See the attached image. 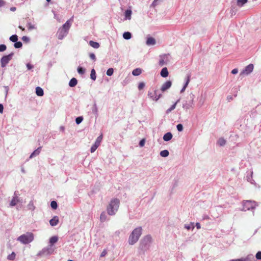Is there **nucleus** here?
<instances>
[{"label":"nucleus","mask_w":261,"mask_h":261,"mask_svg":"<svg viewBox=\"0 0 261 261\" xmlns=\"http://www.w3.org/2000/svg\"><path fill=\"white\" fill-rule=\"evenodd\" d=\"M71 19L67 20L62 27L59 29L57 34L59 39L62 40L67 36L71 25Z\"/></svg>","instance_id":"obj_1"},{"label":"nucleus","mask_w":261,"mask_h":261,"mask_svg":"<svg viewBox=\"0 0 261 261\" xmlns=\"http://www.w3.org/2000/svg\"><path fill=\"white\" fill-rule=\"evenodd\" d=\"M119 204L120 201L118 199L114 198L112 199L107 206L108 214L110 216L115 215L118 210Z\"/></svg>","instance_id":"obj_2"},{"label":"nucleus","mask_w":261,"mask_h":261,"mask_svg":"<svg viewBox=\"0 0 261 261\" xmlns=\"http://www.w3.org/2000/svg\"><path fill=\"white\" fill-rule=\"evenodd\" d=\"M142 229L141 227L136 228L132 232L128 238V243L133 245L138 242L142 234Z\"/></svg>","instance_id":"obj_3"},{"label":"nucleus","mask_w":261,"mask_h":261,"mask_svg":"<svg viewBox=\"0 0 261 261\" xmlns=\"http://www.w3.org/2000/svg\"><path fill=\"white\" fill-rule=\"evenodd\" d=\"M152 242V238L150 235L145 236L140 241V249L146 251L149 248Z\"/></svg>","instance_id":"obj_4"},{"label":"nucleus","mask_w":261,"mask_h":261,"mask_svg":"<svg viewBox=\"0 0 261 261\" xmlns=\"http://www.w3.org/2000/svg\"><path fill=\"white\" fill-rule=\"evenodd\" d=\"M34 240V235L32 232H27L19 236L17 240L23 244H28Z\"/></svg>","instance_id":"obj_5"},{"label":"nucleus","mask_w":261,"mask_h":261,"mask_svg":"<svg viewBox=\"0 0 261 261\" xmlns=\"http://www.w3.org/2000/svg\"><path fill=\"white\" fill-rule=\"evenodd\" d=\"M242 205L243 208L241 210L242 211L254 210L257 206L256 202L251 200L244 201Z\"/></svg>","instance_id":"obj_6"},{"label":"nucleus","mask_w":261,"mask_h":261,"mask_svg":"<svg viewBox=\"0 0 261 261\" xmlns=\"http://www.w3.org/2000/svg\"><path fill=\"white\" fill-rule=\"evenodd\" d=\"M54 249L53 248L51 245L48 246L46 247H44L41 251H40L37 254L38 256H41L43 255H48L53 253Z\"/></svg>","instance_id":"obj_7"},{"label":"nucleus","mask_w":261,"mask_h":261,"mask_svg":"<svg viewBox=\"0 0 261 261\" xmlns=\"http://www.w3.org/2000/svg\"><path fill=\"white\" fill-rule=\"evenodd\" d=\"M13 55L14 53H11L8 55L4 56L1 59V67H5L12 59Z\"/></svg>","instance_id":"obj_8"},{"label":"nucleus","mask_w":261,"mask_h":261,"mask_svg":"<svg viewBox=\"0 0 261 261\" xmlns=\"http://www.w3.org/2000/svg\"><path fill=\"white\" fill-rule=\"evenodd\" d=\"M194 95L191 94L190 95V99L185 101L182 105V108L186 110H188L193 107Z\"/></svg>","instance_id":"obj_9"},{"label":"nucleus","mask_w":261,"mask_h":261,"mask_svg":"<svg viewBox=\"0 0 261 261\" xmlns=\"http://www.w3.org/2000/svg\"><path fill=\"white\" fill-rule=\"evenodd\" d=\"M169 54H165L163 55H161L160 56V60H159V65L160 66H163L164 65H166L169 62Z\"/></svg>","instance_id":"obj_10"},{"label":"nucleus","mask_w":261,"mask_h":261,"mask_svg":"<svg viewBox=\"0 0 261 261\" xmlns=\"http://www.w3.org/2000/svg\"><path fill=\"white\" fill-rule=\"evenodd\" d=\"M148 96L153 100L157 101L161 97L162 94L159 93L158 90H154L153 92H148Z\"/></svg>","instance_id":"obj_11"},{"label":"nucleus","mask_w":261,"mask_h":261,"mask_svg":"<svg viewBox=\"0 0 261 261\" xmlns=\"http://www.w3.org/2000/svg\"><path fill=\"white\" fill-rule=\"evenodd\" d=\"M253 68V65L252 64H250L249 65H247L245 68L244 69L242 70V71L240 73V75H248L249 74L252 72Z\"/></svg>","instance_id":"obj_12"},{"label":"nucleus","mask_w":261,"mask_h":261,"mask_svg":"<svg viewBox=\"0 0 261 261\" xmlns=\"http://www.w3.org/2000/svg\"><path fill=\"white\" fill-rule=\"evenodd\" d=\"M19 202L18 196L16 195V192L14 194V196L12 199V200L10 202V205L11 206H15L18 202Z\"/></svg>","instance_id":"obj_13"},{"label":"nucleus","mask_w":261,"mask_h":261,"mask_svg":"<svg viewBox=\"0 0 261 261\" xmlns=\"http://www.w3.org/2000/svg\"><path fill=\"white\" fill-rule=\"evenodd\" d=\"M172 85V83L170 81H168L164 83L161 87V91L163 92L165 91L167 89H169Z\"/></svg>","instance_id":"obj_14"},{"label":"nucleus","mask_w":261,"mask_h":261,"mask_svg":"<svg viewBox=\"0 0 261 261\" xmlns=\"http://www.w3.org/2000/svg\"><path fill=\"white\" fill-rule=\"evenodd\" d=\"M59 223V218L58 216H56L53 217L49 221L50 225L52 226H56Z\"/></svg>","instance_id":"obj_15"},{"label":"nucleus","mask_w":261,"mask_h":261,"mask_svg":"<svg viewBox=\"0 0 261 261\" xmlns=\"http://www.w3.org/2000/svg\"><path fill=\"white\" fill-rule=\"evenodd\" d=\"M156 43L155 39L153 37H149L147 38L146 44L147 45H154Z\"/></svg>","instance_id":"obj_16"},{"label":"nucleus","mask_w":261,"mask_h":261,"mask_svg":"<svg viewBox=\"0 0 261 261\" xmlns=\"http://www.w3.org/2000/svg\"><path fill=\"white\" fill-rule=\"evenodd\" d=\"M173 135L171 132H168L166 133L163 138L165 141H169L172 139Z\"/></svg>","instance_id":"obj_17"},{"label":"nucleus","mask_w":261,"mask_h":261,"mask_svg":"<svg viewBox=\"0 0 261 261\" xmlns=\"http://www.w3.org/2000/svg\"><path fill=\"white\" fill-rule=\"evenodd\" d=\"M41 150V147H38L37 149L35 150L30 155V159H32L37 155H39Z\"/></svg>","instance_id":"obj_18"},{"label":"nucleus","mask_w":261,"mask_h":261,"mask_svg":"<svg viewBox=\"0 0 261 261\" xmlns=\"http://www.w3.org/2000/svg\"><path fill=\"white\" fill-rule=\"evenodd\" d=\"M160 74L163 77H166L168 76L169 72L167 67H164L161 71Z\"/></svg>","instance_id":"obj_19"},{"label":"nucleus","mask_w":261,"mask_h":261,"mask_svg":"<svg viewBox=\"0 0 261 261\" xmlns=\"http://www.w3.org/2000/svg\"><path fill=\"white\" fill-rule=\"evenodd\" d=\"M254 256L253 254H249L245 257L241 258L242 261H253Z\"/></svg>","instance_id":"obj_20"},{"label":"nucleus","mask_w":261,"mask_h":261,"mask_svg":"<svg viewBox=\"0 0 261 261\" xmlns=\"http://www.w3.org/2000/svg\"><path fill=\"white\" fill-rule=\"evenodd\" d=\"M77 80L75 78L73 77L70 80L69 82V86L70 87H74L77 85Z\"/></svg>","instance_id":"obj_21"},{"label":"nucleus","mask_w":261,"mask_h":261,"mask_svg":"<svg viewBox=\"0 0 261 261\" xmlns=\"http://www.w3.org/2000/svg\"><path fill=\"white\" fill-rule=\"evenodd\" d=\"M36 94L39 96H42L44 94L43 90L40 87L36 88Z\"/></svg>","instance_id":"obj_22"},{"label":"nucleus","mask_w":261,"mask_h":261,"mask_svg":"<svg viewBox=\"0 0 261 261\" xmlns=\"http://www.w3.org/2000/svg\"><path fill=\"white\" fill-rule=\"evenodd\" d=\"M132 10L127 9L125 11V19L130 20L131 19Z\"/></svg>","instance_id":"obj_23"},{"label":"nucleus","mask_w":261,"mask_h":261,"mask_svg":"<svg viewBox=\"0 0 261 261\" xmlns=\"http://www.w3.org/2000/svg\"><path fill=\"white\" fill-rule=\"evenodd\" d=\"M179 101V99L177 100L176 102H175L173 105L171 106V107L168 109L166 110V114H169L170 112H171L172 111L174 110L176 108L177 103Z\"/></svg>","instance_id":"obj_24"},{"label":"nucleus","mask_w":261,"mask_h":261,"mask_svg":"<svg viewBox=\"0 0 261 261\" xmlns=\"http://www.w3.org/2000/svg\"><path fill=\"white\" fill-rule=\"evenodd\" d=\"M58 241V237L57 236H53L51 237L49 239V243L50 245L52 246V245L57 243Z\"/></svg>","instance_id":"obj_25"},{"label":"nucleus","mask_w":261,"mask_h":261,"mask_svg":"<svg viewBox=\"0 0 261 261\" xmlns=\"http://www.w3.org/2000/svg\"><path fill=\"white\" fill-rule=\"evenodd\" d=\"M89 44L91 47H92L94 48L97 49V48H99V44L97 42H95L93 41H90Z\"/></svg>","instance_id":"obj_26"},{"label":"nucleus","mask_w":261,"mask_h":261,"mask_svg":"<svg viewBox=\"0 0 261 261\" xmlns=\"http://www.w3.org/2000/svg\"><path fill=\"white\" fill-rule=\"evenodd\" d=\"M102 139V135L101 134L99 136H98L94 144L98 147L100 145V144L101 142Z\"/></svg>","instance_id":"obj_27"},{"label":"nucleus","mask_w":261,"mask_h":261,"mask_svg":"<svg viewBox=\"0 0 261 261\" xmlns=\"http://www.w3.org/2000/svg\"><path fill=\"white\" fill-rule=\"evenodd\" d=\"M189 81H190V75H188L187 77L186 82L184 87H182V88L180 90V93H182V92H184L185 91L186 87H187V86L189 84Z\"/></svg>","instance_id":"obj_28"},{"label":"nucleus","mask_w":261,"mask_h":261,"mask_svg":"<svg viewBox=\"0 0 261 261\" xmlns=\"http://www.w3.org/2000/svg\"><path fill=\"white\" fill-rule=\"evenodd\" d=\"M123 37L126 40H129L132 38V34L129 32H125L123 34Z\"/></svg>","instance_id":"obj_29"},{"label":"nucleus","mask_w":261,"mask_h":261,"mask_svg":"<svg viewBox=\"0 0 261 261\" xmlns=\"http://www.w3.org/2000/svg\"><path fill=\"white\" fill-rule=\"evenodd\" d=\"M226 140L223 138H220L218 140L217 143L220 146H223L226 144Z\"/></svg>","instance_id":"obj_30"},{"label":"nucleus","mask_w":261,"mask_h":261,"mask_svg":"<svg viewBox=\"0 0 261 261\" xmlns=\"http://www.w3.org/2000/svg\"><path fill=\"white\" fill-rule=\"evenodd\" d=\"M141 73V69L140 68H136V69H134L132 72V74L134 76L139 75Z\"/></svg>","instance_id":"obj_31"},{"label":"nucleus","mask_w":261,"mask_h":261,"mask_svg":"<svg viewBox=\"0 0 261 261\" xmlns=\"http://www.w3.org/2000/svg\"><path fill=\"white\" fill-rule=\"evenodd\" d=\"M92 112L96 116L98 115V109L96 103H94L92 108Z\"/></svg>","instance_id":"obj_32"},{"label":"nucleus","mask_w":261,"mask_h":261,"mask_svg":"<svg viewBox=\"0 0 261 261\" xmlns=\"http://www.w3.org/2000/svg\"><path fill=\"white\" fill-rule=\"evenodd\" d=\"M160 154L162 157H167L169 155V152L167 150H164L160 152Z\"/></svg>","instance_id":"obj_33"},{"label":"nucleus","mask_w":261,"mask_h":261,"mask_svg":"<svg viewBox=\"0 0 261 261\" xmlns=\"http://www.w3.org/2000/svg\"><path fill=\"white\" fill-rule=\"evenodd\" d=\"M247 2V0H238L237 5L240 7H243Z\"/></svg>","instance_id":"obj_34"},{"label":"nucleus","mask_w":261,"mask_h":261,"mask_svg":"<svg viewBox=\"0 0 261 261\" xmlns=\"http://www.w3.org/2000/svg\"><path fill=\"white\" fill-rule=\"evenodd\" d=\"M163 1V0H154L151 5H150V7L154 8L155 7L159 5V4Z\"/></svg>","instance_id":"obj_35"},{"label":"nucleus","mask_w":261,"mask_h":261,"mask_svg":"<svg viewBox=\"0 0 261 261\" xmlns=\"http://www.w3.org/2000/svg\"><path fill=\"white\" fill-rule=\"evenodd\" d=\"M90 77L93 81H95L96 80V72L94 69H92L91 71Z\"/></svg>","instance_id":"obj_36"},{"label":"nucleus","mask_w":261,"mask_h":261,"mask_svg":"<svg viewBox=\"0 0 261 261\" xmlns=\"http://www.w3.org/2000/svg\"><path fill=\"white\" fill-rule=\"evenodd\" d=\"M16 254L14 252H12L11 254L7 256V259L10 260H13L15 258Z\"/></svg>","instance_id":"obj_37"},{"label":"nucleus","mask_w":261,"mask_h":261,"mask_svg":"<svg viewBox=\"0 0 261 261\" xmlns=\"http://www.w3.org/2000/svg\"><path fill=\"white\" fill-rule=\"evenodd\" d=\"M107 219V215L105 213V212L101 213L100 216V220L101 222H104Z\"/></svg>","instance_id":"obj_38"},{"label":"nucleus","mask_w":261,"mask_h":261,"mask_svg":"<svg viewBox=\"0 0 261 261\" xmlns=\"http://www.w3.org/2000/svg\"><path fill=\"white\" fill-rule=\"evenodd\" d=\"M9 39L12 42L15 43L18 40V36L16 35H13L11 36H10Z\"/></svg>","instance_id":"obj_39"},{"label":"nucleus","mask_w":261,"mask_h":261,"mask_svg":"<svg viewBox=\"0 0 261 261\" xmlns=\"http://www.w3.org/2000/svg\"><path fill=\"white\" fill-rule=\"evenodd\" d=\"M22 43L20 41H17L16 42H15V43L14 44V46L16 48H20L22 47Z\"/></svg>","instance_id":"obj_40"},{"label":"nucleus","mask_w":261,"mask_h":261,"mask_svg":"<svg viewBox=\"0 0 261 261\" xmlns=\"http://www.w3.org/2000/svg\"><path fill=\"white\" fill-rule=\"evenodd\" d=\"M27 25L29 30L31 31L32 30L36 29V27L35 26V25L32 24L31 22H28Z\"/></svg>","instance_id":"obj_41"},{"label":"nucleus","mask_w":261,"mask_h":261,"mask_svg":"<svg viewBox=\"0 0 261 261\" xmlns=\"http://www.w3.org/2000/svg\"><path fill=\"white\" fill-rule=\"evenodd\" d=\"M50 206L54 210H56L58 207V204L56 201H52L50 203Z\"/></svg>","instance_id":"obj_42"},{"label":"nucleus","mask_w":261,"mask_h":261,"mask_svg":"<svg viewBox=\"0 0 261 261\" xmlns=\"http://www.w3.org/2000/svg\"><path fill=\"white\" fill-rule=\"evenodd\" d=\"M28 208L29 209V210H34L35 208V206H34V204H33V202L32 201H31L28 204Z\"/></svg>","instance_id":"obj_43"},{"label":"nucleus","mask_w":261,"mask_h":261,"mask_svg":"<svg viewBox=\"0 0 261 261\" xmlns=\"http://www.w3.org/2000/svg\"><path fill=\"white\" fill-rule=\"evenodd\" d=\"M113 72H114L113 68H110L107 71V75L108 76H111L113 75Z\"/></svg>","instance_id":"obj_44"},{"label":"nucleus","mask_w":261,"mask_h":261,"mask_svg":"<svg viewBox=\"0 0 261 261\" xmlns=\"http://www.w3.org/2000/svg\"><path fill=\"white\" fill-rule=\"evenodd\" d=\"M83 120V117H82V116L78 117L75 119V122L77 124H79L82 122Z\"/></svg>","instance_id":"obj_45"},{"label":"nucleus","mask_w":261,"mask_h":261,"mask_svg":"<svg viewBox=\"0 0 261 261\" xmlns=\"http://www.w3.org/2000/svg\"><path fill=\"white\" fill-rule=\"evenodd\" d=\"M77 70L78 73L80 74H84V73L85 72V69L81 67H79L77 68Z\"/></svg>","instance_id":"obj_46"},{"label":"nucleus","mask_w":261,"mask_h":261,"mask_svg":"<svg viewBox=\"0 0 261 261\" xmlns=\"http://www.w3.org/2000/svg\"><path fill=\"white\" fill-rule=\"evenodd\" d=\"M7 46L5 44H1L0 45V52L4 51L6 50Z\"/></svg>","instance_id":"obj_47"},{"label":"nucleus","mask_w":261,"mask_h":261,"mask_svg":"<svg viewBox=\"0 0 261 261\" xmlns=\"http://www.w3.org/2000/svg\"><path fill=\"white\" fill-rule=\"evenodd\" d=\"M185 228H186L188 230H190L191 228H192V229H193L194 227L193 225V224H186V225H185Z\"/></svg>","instance_id":"obj_48"},{"label":"nucleus","mask_w":261,"mask_h":261,"mask_svg":"<svg viewBox=\"0 0 261 261\" xmlns=\"http://www.w3.org/2000/svg\"><path fill=\"white\" fill-rule=\"evenodd\" d=\"M98 147L97 146H96L95 145L93 144L90 149V151L91 153L94 152L98 148Z\"/></svg>","instance_id":"obj_49"},{"label":"nucleus","mask_w":261,"mask_h":261,"mask_svg":"<svg viewBox=\"0 0 261 261\" xmlns=\"http://www.w3.org/2000/svg\"><path fill=\"white\" fill-rule=\"evenodd\" d=\"M176 128L178 131L181 132L183 130V126L181 124H178L176 125Z\"/></svg>","instance_id":"obj_50"},{"label":"nucleus","mask_w":261,"mask_h":261,"mask_svg":"<svg viewBox=\"0 0 261 261\" xmlns=\"http://www.w3.org/2000/svg\"><path fill=\"white\" fill-rule=\"evenodd\" d=\"M145 87V84L143 82L140 83L138 85L139 90H142Z\"/></svg>","instance_id":"obj_51"},{"label":"nucleus","mask_w":261,"mask_h":261,"mask_svg":"<svg viewBox=\"0 0 261 261\" xmlns=\"http://www.w3.org/2000/svg\"><path fill=\"white\" fill-rule=\"evenodd\" d=\"M255 257L257 259H261V251H258L255 255Z\"/></svg>","instance_id":"obj_52"},{"label":"nucleus","mask_w":261,"mask_h":261,"mask_svg":"<svg viewBox=\"0 0 261 261\" xmlns=\"http://www.w3.org/2000/svg\"><path fill=\"white\" fill-rule=\"evenodd\" d=\"M89 57L91 59L95 61L96 60V57L95 55L93 53H90L89 55Z\"/></svg>","instance_id":"obj_53"},{"label":"nucleus","mask_w":261,"mask_h":261,"mask_svg":"<svg viewBox=\"0 0 261 261\" xmlns=\"http://www.w3.org/2000/svg\"><path fill=\"white\" fill-rule=\"evenodd\" d=\"M145 139H142L140 142H139V145L140 147H143L144 144H145Z\"/></svg>","instance_id":"obj_54"},{"label":"nucleus","mask_w":261,"mask_h":261,"mask_svg":"<svg viewBox=\"0 0 261 261\" xmlns=\"http://www.w3.org/2000/svg\"><path fill=\"white\" fill-rule=\"evenodd\" d=\"M22 40L24 42H29L30 41V38L27 36H23L22 37Z\"/></svg>","instance_id":"obj_55"},{"label":"nucleus","mask_w":261,"mask_h":261,"mask_svg":"<svg viewBox=\"0 0 261 261\" xmlns=\"http://www.w3.org/2000/svg\"><path fill=\"white\" fill-rule=\"evenodd\" d=\"M27 67L28 69L30 70V69H32L34 67V66H33V65H31V64L28 63V64H27Z\"/></svg>","instance_id":"obj_56"},{"label":"nucleus","mask_w":261,"mask_h":261,"mask_svg":"<svg viewBox=\"0 0 261 261\" xmlns=\"http://www.w3.org/2000/svg\"><path fill=\"white\" fill-rule=\"evenodd\" d=\"M5 88L6 89V92H5V98H7V95H8V91H9V88L8 86H5Z\"/></svg>","instance_id":"obj_57"},{"label":"nucleus","mask_w":261,"mask_h":261,"mask_svg":"<svg viewBox=\"0 0 261 261\" xmlns=\"http://www.w3.org/2000/svg\"><path fill=\"white\" fill-rule=\"evenodd\" d=\"M107 251L106 250H104L101 253L100 256L101 257H104L107 254Z\"/></svg>","instance_id":"obj_58"},{"label":"nucleus","mask_w":261,"mask_h":261,"mask_svg":"<svg viewBox=\"0 0 261 261\" xmlns=\"http://www.w3.org/2000/svg\"><path fill=\"white\" fill-rule=\"evenodd\" d=\"M238 72V70L237 68H234L231 71V73L233 74H237Z\"/></svg>","instance_id":"obj_59"},{"label":"nucleus","mask_w":261,"mask_h":261,"mask_svg":"<svg viewBox=\"0 0 261 261\" xmlns=\"http://www.w3.org/2000/svg\"><path fill=\"white\" fill-rule=\"evenodd\" d=\"M5 2L3 0H0V7H3L5 6Z\"/></svg>","instance_id":"obj_60"},{"label":"nucleus","mask_w":261,"mask_h":261,"mask_svg":"<svg viewBox=\"0 0 261 261\" xmlns=\"http://www.w3.org/2000/svg\"><path fill=\"white\" fill-rule=\"evenodd\" d=\"M4 111V106L2 104L0 103V113H3Z\"/></svg>","instance_id":"obj_61"},{"label":"nucleus","mask_w":261,"mask_h":261,"mask_svg":"<svg viewBox=\"0 0 261 261\" xmlns=\"http://www.w3.org/2000/svg\"><path fill=\"white\" fill-rule=\"evenodd\" d=\"M227 99L228 101H230V100L233 99V97L231 95H228L227 97Z\"/></svg>","instance_id":"obj_62"},{"label":"nucleus","mask_w":261,"mask_h":261,"mask_svg":"<svg viewBox=\"0 0 261 261\" xmlns=\"http://www.w3.org/2000/svg\"><path fill=\"white\" fill-rule=\"evenodd\" d=\"M230 13L231 14V15H234L236 14V11L233 9H231L230 10Z\"/></svg>","instance_id":"obj_63"},{"label":"nucleus","mask_w":261,"mask_h":261,"mask_svg":"<svg viewBox=\"0 0 261 261\" xmlns=\"http://www.w3.org/2000/svg\"><path fill=\"white\" fill-rule=\"evenodd\" d=\"M196 227H197V229H200V224L199 223H196Z\"/></svg>","instance_id":"obj_64"}]
</instances>
